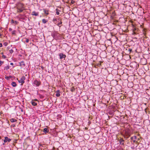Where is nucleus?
Masks as SVG:
<instances>
[{
	"mask_svg": "<svg viewBox=\"0 0 150 150\" xmlns=\"http://www.w3.org/2000/svg\"><path fill=\"white\" fill-rule=\"evenodd\" d=\"M31 103L32 104V105L33 106H36L37 105V103L34 101L33 100L31 101Z\"/></svg>",
	"mask_w": 150,
	"mask_h": 150,
	"instance_id": "15",
	"label": "nucleus"
},
{
	"mask_svg": "<svg viewBox=\"0 0 150 150\" xmlns=\"http://www.w3.org/2000/svg\"><path fill=\"white\" fill-rule=\"evenodd\" d=\"M131 130L129 129H127L124 131V134L123 135L124 138L125 139H128L131 135Z\"/></svg>",
	"mask_w": 150,
	"mask_h": 150,
	"instance_id": "2",
	"label": "nucleus"
},
{
	"mask_svg": "<svg viewBox=\"0 0 150 150\" xmlns=\"http://www.w3.org/2000/svg\"><path fill=\"white\" fill-rule=\"evenodd\" d=\"M11 84L12 85V86L14 87H16L17 86L16 83L14 82H12Z\"/></svg>",
	"mask_w": 150,
	"mask_h": 150,
	"instance_id": "14",
	"label": "nucleus"
},
{
	"mask_svg": "<svg viewBox=\"0 0 150 150\" xmlns=\"http://www.w3.org/2000/svg\"><path fill=\"white\" fill-rule=\"evenodd\" d=\"M33 84L36 86H39L41 84V82L40 81H38L37 80H35L33 81Z\"/></svg>",
	"mask_w": 150,
	"mask_h": 150,
	"instance_id": "4",
	"label": "nucleus"
},
{
	"mask_svg": "<svg viewBox=\"0 0 150 150\" xmlns=\"http://www.w3.org/2000/svg\"><path fill=\"white\" fill-rule=\"evenodd\" d=\"M4 45L5 46H7L8 45V43L7 42H5L4 43Z\"/></svg>",
	"mask_w": 150,
	"mask_h": 150,
	"instance_id": "29",
	"label": "nucleus"
},
{
	"mask_svg": "<svg viewBox=\"0 0 150 150\" xmlns=\"http://www.w3.org/2000/svg\"><path fill=\"white\" fill-rule=\"evenodd\" d=\"M10 65H13V63H10Z\"/></svg>",
	"mask_w": 150,
	"mask_h": 150,
	"instance_id": "42",
	"label": "nucleus"
},
{
	"mask_svg": "<svg viewBox=\"0 0 150 150\" xmlns=\"http://www.w3.org/2000/svg\"><path fill=\"white\" fill-rule=\"evenodd\" d=\"M119 142L120 144L122 145L124 144V140L122 139H120L119 140Z\"/></svg>",
	"mask_w": 150,
	"mask_h": 150,
	"instance_id": "12",
	"label": "nucleus"
},
{
	"mask_svg": "<svg viewBox=\"0 0 150 150\" xmlns=\"http://www.w3.org/2000/svg\"><path fill=\"white\" fill-rule=\"evenodd\" d=\"M1 54H2V55H4V54H3V52H2V53H1Z\"/></svg>",
	"mask_w": 150,
	"mask_h": 150,
	"instance_id": "49",
	"label": "nucleus"
},
{
	"mask_svg": "<svg viewBox=\"0 0 150 150\" xmlns=\"http://www.w3.org/2000/svg\"><path fill=\"white\" fill-rule=\"evenodd\" d=\"M11 78V76H6L5 77V78L7 79V80H9V79H10Z\"/></svg>",
	"mask_w": 150,
	"mask_h": 150,
	"instance_id": "21",
	"label": "nucleus"
},
{
	"mask_svg": "<svg viewBox=\"0 0 150 150\" xmlns=\"http://www.w3.org/2000/svg\"><path fill=\"white\" fill-rule=\"evenodd\" d=\"M75 1H71V3L72 4H73L74 3Z\"/></svg>",
	"mask_w": 150,
	"mask_h": 150,
	"instance_id": "38",
	"label": "nucleus"
},
{
	"mask_svg": "<svg viewBox=\"0 0 150 150\" xmlns=\"http://www.w3.org/2000/svg\"><path fill=\"white\" fill-rule=\"evenodd\" d=\"M41 68H42V69H44V67H43L42 66V67H41Z\"/></svg>",
	"mask_w": 150,
	"mask_h": 150,
	"instance_id": "44",
	"label": "nucleus"
},
{
	"mask_svg": "<svg viewBox=\"0 0 150 150\" xmlns=\"http://www.w3.org/2000/svg\"><path fill=\"white\" fill-rule=\"evenodd\" d=\"M97 57L96 55H93L92 57V59H93V62H95L96 60L97 59Z\"/></svg>",
	"mask_w": 150,
	"mask_h": 150,
	"instance_id": "8",
	"label": "nucleus"
},
{
	"mask_svg": "<svg viewBox=\"0 0 150 150\" xmlns=\"http://www.w3.org/2000/svg\"><path fill=\"white\" fill-rule=\"evenodd\" d=\"M128 51L129 52V53L132 51V49H128Z\"/></svg>",
	"mask_w": 150,
	"mask_h": 150,
	"instance_id": "34",
	"label": "nucleus"
},
{
	"mask_svg": "<svg viewBox=\"0 0 150 150\" xmlns=\"http://www.w3.org/2000/svg\"><path fill=\"white\" fill-rule=\"evenodd\" d=\"M20 108L21 109V112H22L23 111V109L21 108Z\"/></svg>",
	"mask_w": 150,
	"mask_h": 150,
	"instance_id": "47",
	"label": "nucleus"
},
{
	"mask_svg": "<svg viewBox=\"0 0 150 150\" xmlns=\"http://www.w3.org/2000/svg\"><path fill=\"white\" fill-rule=\"evenodd\" d=\"M2 58L3 59H5L6 58V57L5 55H3L2 56Z\"/></svg>",
	"mask_w": 150,
	"mask_h": 150,
	"instance_id": "32",
	"label": "nucleus"
},
{
	"mask_svg": "<svg viewBox=\"0 0 150 150\" xmlns=\"http://www.w3.org/2000/svg\"><path fill=\"white\" fill-rule=\"evenodd\" d=\"M4 143L7 142V141L6 140V139H4Z\"/></svg>",
	"mask_w": 150,
	"mask_h": 150,
	"instance_id": "37",
	"label": "nucleus"
},
{
	"mask_svg": "<svg viewBox=\"0 0 150 150\" xmlns=\"http://www.w3.org/2000/svg\"><path fill=\"white\" fill-rule=\"evenodd\" d=\"M4 139H6V140L7 141V142H10L11 140V139L10 138H9L7 137H4Z\"/></svg>",
	"mask_w": 150,
	"mask_h": 150,
	"instance_id": "13",
	"label": "nucleus"
},
{
	"mask_svg": "<svg viewBox=\"0 0 150 150\" xmlns=\"http://www.w3.org/2000/svg\"><path fill=\"white\" fill-rule=\"evenodd\" d=\"M60 93H57L56 94V96L58 97L60 96Z\"/></svg>",
	"mask_w": 150,
	"mask_h": 150,
	"instance_id": "25",
	"label": "nucleus"
},
{
	"mask_svg": "<svg viewBox=\"0 0 150 150\" xmlns=\"http://www.w3.org/2000/svg\"><path fill=\"white\" fill-rule=\"evenodd\" d=\"M56 92L57 93H60V91L59 90H57L56 91Z\"/></svg>",
	"mask_w": 150,
	"mask_h": 150,
	"instance_id": "35",
	"label": "nucleus"
},
{
	"mask_svg": "<svg viewBox=\"0 0 150 150\" xmlns=\"http://www.w3.org/2000/svg\"><path fill=\"white\" fill-rule=\"evenodd\" d=\"M132 34H136V33L135 32V31H134V32H133Z\"/></svg>",
	"mask_w": 150,
	"mask_h": 150,
	"instance_id": "40",
	"label": "nucleus"
},
{
	"mask_svg": "<svg viewBox=\"0 0 150 150\" xmlns=\"http://www.w3.org/2000/svg\"><path fill=\"white\" fill-rule=\"evenodd\" d=\"M24 4L22 3L18 2L16 4L17 12H22L24 9Z\"/></svg>",
	"mask_w": 150,
	"mask_h": 150,
	"instance_id": "1",
	"label": "nucleus"
},
{
	"mask_svg": "<svg viewBox=\"0 0 150 150\" xmlns=\"http://www.w3.org/2000/svg\"><path fill=\"white\" fill-rule=\"evenodd\" d=\"M143 34L145 35V36L146 35V33H145V31H144V29L143 30Z\"/></svg>",
	"mask_w": 150,
	"mask_h": 150,
	"instance_id": "33",
	"label": "nucleus"
},
{
	"mask_svg": "<svg viewBox=\"0 0 150 150\" xmlns=\"http://www.w3.org/2000/svg\"><path fill=\"white\" fill-rule=\"evenodd\" d=\"M56 21H57V18H54L53 20V21L54 23Z\"/></svg>",
	"mask_w": 150,
	"mask_h": 150,
	"instance_id": "27",
	"label": "nucleus"
},
{
	"mask_svg": "<svg viewBox=\"0 0 150 150\" xmlns=\"http://www.w3.org/2000/svg\"><path fill=\"white\" fill-rule=\"evenodd\" d=\"M11 22L12 23H15L16 25L18 23V21H14L13 19L11 20Z\"/></svg>",
	"mask_w": 150,
	"mask_h": 150,
	"instance_id": "10",
	"label": "nucleus"
},
{
	"mask_svg": "<svg viewBox=\"0 0 150 150\" xmlns=\"http://www.w3.org/2000/svg\"><path fill=\"white\" fill-rule=\"evenodd\" d=\"M2 46V44L1 43H0V47H1Z\"/></svg>",
	"mask_w": 150,
	"mask_h": 150,
	"instance_id": "39",
	"label": "nucleus"
},
{
	"mask_svg": "<svg viewBox=\"0 0 150 150\" xmlns=\"http://www.w3.org/2000/svg\"><path fill=\"white\" fill-rule=\"evenodd\" d=\"M56 13L57 14V15H59V11L60 10L58 8H56Z\"/></svg>",
	"mask_w": 150,
	"mask_h": 150,
	"instance_id": "20",
	"label": "nucleus"
},
{
	"mask_svg": "<svg viewBox=\"0 0 150 150\" xmlns=\"http://www.w3.org/2000/svg\"><path fill=\"white\" fill-rule=\"evenodd\" d=\"M13 49H15L16 50H17L16 49L15 47H13Z\"/></svg>",
	"mask_w": 150,
	"mask_h": 150,
	"instance_id": "45",
	"label": "nucleus"
},
{
	"mask_svg": "<svg viewBox=\"0 0 150 150\" xmlns=\"http://www.w3.org/2000/svg\"><path fill=\"white\" fill-rule=\"evenodd\" d=\"M12 30V29L11 28H9V30L10 31H11Z\"/></svg>",
	"mask_w": 150,
	"mask_h": 150,
	"instance_id": "36",
	"label": "nucleus"
},
{
	"mask_svg": "<svg viewBox=\"0 0 150 150\" xmlns=\"http://www.w3.org/2000/svg\"><path fill=\"white\" fill-rule=\"evenodd\" d=\"M5 68L6 70H7L9 69V66H7L6 67H5Z\"/></svg>",
	"mask_w": 150,
	"mask_h": 150,
	"instance_id": "30",
	"label": "nucleus"
},
{
	"mask_svg": "<svg viewBox=\"0 0 150 150\" xmlns=\"http://www.w3.org/2000/svg\"><path fill=\"white\" fill-rule=\"evenodd\" d=\"M16 31L15 30H13L12 32V34L13 35H16Z\"/></svg>",
	"mask_w": 150,
	"mask_h": 150,
	"instance_id": "24",
	"label": "nucleus"
},
{
	"mask_svg": "<svg viewBox=\"0 0 150 150\" xmlns=\"http://www.w3.org/2000/svg\"><path fill=\"white\" fill-rule=\"evenodd\" d=\"M100 65H101V63H100Z\"/></svg>",
	"mask_w": 150,
	"mask_h": 150,
	"instance_id": "51",
	"label": "nucleus"
},
{
	"mask_svg": "<svg viewBox=\"0 0 150 150\" xmlns=\"http://www.w3.org/2000/svg\"><path fill=\"white\" fill-rule=\"evenodd\" d=\"M21 62H20L19 63V66H22V65H21Z\"/></svg>",
	"mask_w": 150,
	"mask_h": 150,
	"instance_id": "41",
	"label": "nucleus"
},
{
	"mask_svg": "<svg viewBox=\"0 0 150 150\" xmlns=\"http://www.w3.org/2000/svg\"><path fill=\"white\" fill-rule=\"evenodd\" d=\"M62 23V20H61L60 22L57 23V25L59 26V27H60L61 26V24Z\"/></svg>",
	"mask_w": 150,
	"mask_h": 150,
	"instance_id": "16",
	"label": "nucleus"
},
{
	"mask_svg": "<svg viewBox=\"0 0 150 150\" xmlns=\"http://www.w3.org/2000/svg\"><path fill=\"white\" fill-rule=\"evenodd\" d=\"M1 139V137L0 136V139Z\"/></svg>",
	"mask_w": 150,
	"mask_h": 150,
	"instance_id": "52",
	"label": "nucleus"
},
{
	"mask_svg": "<svg viewBox=\"0 0 150 150\" xmlns=\"http://www.w3.org/2000/svg\"><path fill=\"white\" fill-rule=\"evenodd\" d=\"M2 28L1 27L0 28V30H1V29H2Z\"/></svg>",
	"mask_w": 150,
	"mask_h": 150,
	"instance_id": "50",
	"label": "nucleus"
},
{
	"mask_svg": "<svg viewBox=\"0 0 150 150\" xmlns=\"http://www.w3.org/2000/svg\"><path fill=\"white\" fill-rule=\"evenodd\" d=\"M137 139V137L136 136H134V137H131V140H132L133 142H135V140Z\"/></svg>",
	"mask_w": 150,
	"mask_h": 150,
	"instance_id": "9",
	"label": "nucleus"
},
{
	"mask_svg": "<svg viewBox=\"0 0 150 150\" xmlns=\"http://www.w3.org/2000/svg\"><path fill=\"white\" fill-rule=\"evenodd\" d=\"M34 101H38V100L37 99H35Z\"/></svg>",
	"mask_w": 150,
	"mask_h": 150,
	"instance_id": "46",
	"label": "nucleus"
},
{
	"mask_svg": "<svg viewBox=\"0 0 150 150\" xmlns=\"http://www.w3.org/2000/svg\"><path fill=\"white\" fill-rule=\"evenodd\" d=\"M13 52H14L13 50V49H11V50H9L10 53L11 54Z\"/></svg>",
	"mask_w": 150,
	"mask_h": 150,
	"instance_id": "28",
	"label": "nucleus"
},
{
	"mask_svg": "<svg viewBox=\"0 0 150 150\" xmlns=\"http://www.w3.org/2000/svg\"><path fill=\"white\" fill-rule=\"evenodd\" d=\"M21 65H22V67H24L25 66V64L24 63V62L23 61H22L21 62Z\"/></svg>",
	"mask_w": 150,
	"mask_h": 150,
	"instance_id": "22",
	"label": "nucleus"
},
{
	"mask_svg": "<svg viewBox=\"0 0 150 150\" xmlns=\"http://www.w3.org/2000/svg\"><path fill=\"white\" fill-rule=\"evenodd\" d=\"M39 14V13L37 12H36L35 11H33L32 12L31 15L33 16H38Z\"/></svg>",
	"mask_w": 150,
	"mask_h": 150,
	"instance_id": "7",
	"label": "nucleus"
},
{
	"mask_svg": "<svg viewBox=\"0 0 150 150\" xmlns=\"http://www.w3.org/2000/svg\"><path fill=\"white\" fill-rule=\"evenodd\" d=\"M29 39H28V38H26L25 39V42L26 43H28L29 42Z\"/></svg>",
	"mask_w": 150,
	"mask_h": 150,
	"instance_id": "31",
	"label": "nucleus"
},
{
	"mask_svg": "<svg viewBox=\"0 0 150 150\" xmlns=\"http://www.w3.org/2000/svg\"><path fill=\"white\" fill-rule=\"evenodd\" d=\"M25 79V76H23L20 79V80H18V78H17V80H18V82L20 83H21V85H22L25 83L24 80Z\"/></svg>",
	"mask_w": 150,
	"mask_h": 150,
	"instance_id": "3",
	"label": "nucleus"
},
{
	"mask_svg": "<svg viewBox=\"0 0 150 150\" xmlns=\"http://www.w3.org/2000/svg\"><path fill=\"white\" fill-rule=\"evenodd\" d=\"M70 90L72 92H74L75 91V89L74 87L73 86L71 87Z\"/></svg>",
	"mask_w": 150,
	"mask_h": 150,
	"instance_id": "17",
	"label": "nucleus"
},
{
	"mask_svg": "<svg viewBox=\"0 0 150 150\" xmlns=\"http://www.w3.org/2000/svg\"><path fill=\"white\" fill-rule=\"evenodd\" d=\"M132 26H133V32L135 31L136 30V28L134 26V25H132Z\"/></svg>",
	"mask_w": 150,
	"mask_h": 150,
	"instance_id": "23",
	"label": "nucleus"
},
{
	"mask_svg": "<svg viewBox=\"0 0 150 150\" xmlns=\"http://www.w3.org/2000/svg\"><path fill=\"white\" fill-rule=\"evenodd\" d=\"M3 144H4V143H3Z\"/></svg>",
	"mask_w": 150,
	"mask_h": 150,
	"instance_id": "53",
	"label": "nucleus"
},
{
	"mask_svg": "<svg viewBox=\"0 0 150 150\" xmlns=\"http://www.w3.org/2000/svg\"><path fill=\"white\" fill-rule=\"evenodd\" d=\"M57 19V20H58L59 21H60V20H61V19H60L59 18Z\"/></svg>",
	"mask_w": 150,
	"mask_h": 150,
	"instance_id": "43",
	"label": "nucleus"
},
{
	"mask_svg": "<svg viewBox=\"0 0 150 150\" xmlns=\"http://www.w3.org/2000/svg\"><path fill=\"white\" fill-rule=\"evenodd\" d=\"M2 35V34H1L0 33V36H1Z\"/></svg>",
	"mask_w": 150,
	"mask_h": 150,
	"instance_id": "48",
	"label": "nucleus"
},
{
	"mask_svg": "<svg viewBox=\"0 0 150 150\" xmlns=\"http://www.w3.org/2000/svg\"><path fill=\"white\" fill-rule=\"evenodd\" d=\"M49 129L46 128H44L43 131V132L45 133L48 132H49Z\"/></svg>",
	"mask_w": 150,
	"mask_h": 150,
	"instance_id": "11",
	"label": "nucleus"
},
{
	"mask_svg": "<svg viewBox=\"0 0 150 150\" xmlns=\"http://www.w3.org/2000/svg\"><path fill=\"white\" fill-rule=\"evenodd\" d=\"M4 61H2L0 60V67L1 66V65L3 64L4 63Z\"/></svg>",
	"mask_w": 150,
	"mask_h": 150,
	"instance_id": "26",
	"label": "nucleus"
},
{
	"mask_svg": "<svg viewBox=\"0 0 150 150\" xmlns=\"http://www.w3.org/2000/svg\"><path fill=\"white\" fill-rule=\"evenodd\" d=\"M42 23H45L47 22V20L45 19H42Z\"/></svg>",
	"mask_w": 150,
	"mask_h": 150,
	"instance_id": "19",
	"label": "nucleus"
},
{
	"mask_svg": "<svg viewBox=\"0 0 150 150\" xmlns=\"http://www.w3.org/2000/svg\"><path fill=\"white\" fill-rule=\"evenodd\" d=\"M17 120L14 118H12L10 119V121L11 122H13L16 121Z\"/></svg>",
	"mask_w": 150,
	"mask_h": 150,
	"instance_id": "18",
	"label": "nucleus"
},
{
	"mask_svg": "<svg viewBox=\"0 0 150 150\" xmlns=\"http://www.w3.org/2000/svg\"><path fill=\"white\" fill-rule=\"evenodd\" d=\"M44 12L45 13V16H47L49 14V11L45 9H43Z\"/></svg>",
	"mask_w": 150,
	"mask_h": 150,
	"instance_id": "6",
	"label": "nucleus"
},
{
	"mask_svg": "<svg viewBox=\"0 0 150 150\" xmlns=\"http://www.w3.org/2000/svg\"><path fill=\"white\" fill-rule=\"evenodd\" d=\"M59 58L60 59H64L66 57V55L62 53H60L59 54Z\"/></svg>",
	"mask_w": 150,
	"mask_h": 150,
	"instance_id": "5",
	"label": "nucleus"
}]
</instances>
